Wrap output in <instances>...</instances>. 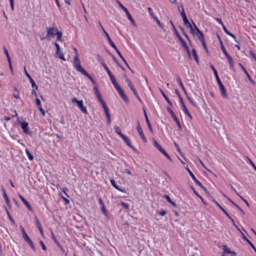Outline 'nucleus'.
Instances as JSON below:
<instances>
[{
  "instance_id": "nucleus-17",
  "label": "nucleus",
  "mask_w": 256,
  "mask_h": 256,
  "mask_svg": "<svg viewBox=\"0 0 256 256\" xmlns=\"http://www.w3.org/2000/svg\"><path fill=\"white\" fill-rule=\"evenodd\" d=\"M80 110L84 114H88L86 108L83 105L82 100H80V102L77 104Z\"/></svg>"
},
{
  "instance_id": "nucleus-22",
  "label": "nucleus",
  "mask_w": 256,
  "mask_h": 256,
  "mask_svg": "<svg viewBox=\"0 0 256 256\" xmlns=\"http://www.w3.org/2000/svg\"><path fill=\"white\" fill-rule=\"evenodd\" d=\"M182 110L185 113V114L186 116H188L192 120V116L189 112H188V108H186V106H185L184 102H182Z\"/></svg>"
},
{
  "instance_id": "nucleus-18",
  "label": "nucleus",
  "mask_w": 256,
  "mask_h": 256,
  "mask_svg": "<svg viewBox=\"0 0 256 256\" xmlns=\"http://www.w3.org/2000/svg\"><path fill=\"white\" fill-rule=\"evenodd\" d=\"M2 192H3V196H4V198L5 200H6V204L7 206L9 207V208H10L11 207V205L10 204V200H9V198L6 192V190H4V188L2 187Z\"/></svg>"
},
{
  "instance_id": "nucleus-32",
  "label": "nucleus",
  "mask_w": 256,
  "mask_h": 256,
  "mask_svg": "<svg viewBox=\"0 0 256 256\" xmlns=\"http://www.w3.org/2000/svg\"><path fill=\"white\" fill-rule=\"evenodd\" d=\"M157 23V24H158V26L160 28H162L163 30L165 31L164 29V26L162 25V24L160 22V21L158 20V18L156 17V16H153L152 18Z\"/></svg>"
},
{
  "instance_id": "nucleus-11",
  "label": "nucleus",
  "mask_w": 256,
  "mask_h": 256,
  "mask_svg": "<svg viewBox=\"0 0 256 256\" xmlns=\"http://www.w3.org/2000/svg\"><path fill=\"white\" fill-rule=\"evenodd\" d=\"M101 28L102 30V32L104 33V34H106V38L108 41V42L114 48H116V46L115 45V44L114 43V42L112 41V39L110 38L109 34H108V33L104 29V28H103L102 26H101Z\"/></svg>"
},
{
  "instance_id": "nucleus-2",
  "label": "nucleus",
  "mask_w": 256,
  "mask_h": 256,
  "mask_svg": "<svg viewBox=\"0 0 256 256\" xmlns=\"http://www.w3.org/2000/svg\"><path fill=\"white\" fill-rule=\"evenodd\" d=\"M73 65L74 68L78 72H81L83 74H87V72L81 66L78 56H75L74 59Z\"/></svg>"
},
{
  "instance_id": "nucleus-63",
  "label": "nucleus",
  "mask_w": 256,
  "mask_h": 256,
  "mask_svg": "<svg viewBox=\"0 0 256 256\" xmlns=\"http://www.w3.org/2000/svg\"><path fill=\"white\" fill-rule=\"evenodd\" d=\"M193 248H191L190 250H188V253L190 256H194V254L192 252Z\"/></svg>"
},
{
  "instance_id": "nucleus-57",
  "label": "nucleus",
  "mask_w": 256,
  "mask_h": 256,
  "mask_svg": "<svg viewBox=\"0 0 256 256\" xmlns=\"http://www.w3.org/2000/svg\"><path fill=\"white\" fill-rule=\"evenodd\" d=\"M71 101L72 103H76L78 104L80 100H78L76 98H72Z\"/></svg>"
},
{
  "instance_id": "nucleus-3",
  "label": "nucleus",
  "mask_w": 256,
  "mask_h": 256,
  "mask_svg": "<svg viewBox=\"0 0 256 256\" xmlns=\"http://www.w3.org/2000/svg\"><path fill=\"white\" fill-rule=\"evenodd\" d=\"M17 122L18 125L20 126L24 133L30 136L32 135V132L29 130L28 123L26 121L22 122L20 118H18Z\"/></svg>"
},
{
  "instance_id": "nucleus-49",
  "label": "nucleus",
  "mask_w": 256,
  "mask_h": 256,
  "mask_svg": "<svg viewBox=\"0 0 256 256\" xmlns=\"http://www.w3.org/2000/svg\"><path fill=\"white\" fill-rule=\"evenodd\" d=\"M187 98L194 106H197L194 100H192L190 96H187Z\"/></svg>"
},
{
  "instance_id": "nucleus-38",
  "label": "nucleus",
  "mask_w": 256,
  "mask_h": 256,
  "mask_svg": "<svg viewBox=\"0 0 256 256\" xmlns=\"http://www.w3.org/2000/svg\"><path fill=\"white\" fill-rule=\"evenodd\" d=\"M96 97L100 102L102 104V106L106 104V102L104 101V99L102 98V94H98L96 96Z\"/></svg>"
},
{
  "instance_id": "nucleus-44",
  "label": "nucleus",
  "mask_w": 256,
  "mask_h": 256,
  "mask_svg": "<svg viewBox=\"0 0 256 256\" xmlns=\"http://www.w3.org/2000/svg\"><path fill=\"white\" fill-rule=\"evenodd\" d=\"M222 248H223V250L224 251L226 252V253H227V254H230L231 253V250L228 248L226 246L224 245L222 246Z\"/></svg>"
},
{
  "instance_id": "nucleus-29",
  "label": "nucleus",
  "mask_w": 256,
  "mask_h": 256,
  "mask_svg": "<svg viewBox=\"0 0 256 256\" xmlns=\"http://www.w3.org/2000/svg\"><path fill=\"white\" fill-rule=\"evenodd\" d=\"M223 28V30H224V31L225 32H226L227 34H228V35H229V36H232V38H233L235 40H236V36H235L234 34H232V33H231L230 32H229V31L227 30V28H226V26H225L224 25H223V28ZM236 41L237 42V41H236Z\"/></svg>"
},
{
  "instance_id": "nucleus-8",
  "label": "nucleus",
  "mask_w": 256,
  "mask_h": 256,
  "mask_svg": "<svg viewBox=\"0 0 256 256\" xmlns=\"http://www.w3.org/2000/svg\"><path fill=\"white\" fill-rule=\"evenodd\" d=\"M217 82H218V86H219V88H220V91L222 96L224 98H226L228 97V94L226 92L224 86V85L222 84L220 80H219Z\"/></svg>"
},
{
  "instance_id": "nucleus-50",
  "label": "nucleus",
  "mask_w": 256,
  "mask_h": 256,
  "mask_svg": "<svg viewBox=\"0 0 256 256\" xmlns=\"http://www.w3.org/2000/svg\"><path fill=\"white\" fill-rule=\"evenodd\" d=\"M40 246H42V250H46V247L45 246V244H44V242L42 240H40Z\"/></svg>"
},
{
  "instance_id": "nucleus-6",
  "label": "nucleus",
  "mask_w": 256,
  "mask_h": 256,
  "mask_svg": "<svg viewBox=\"0 0 256 256\" xmlns=\"http://www.w3.org/2000/svg\"><path fill=\"white\" fill-rule=\"evenodd\" d=\"M118 4L120 8L124 11L126 14L128 19L130 21L132 24L134 26L136 25L135 22L133 18H132L131 14L128 12V9L125 8L120 2H118Z\"/></svg>"
},
{
  "instance_id": "nucleus-53",
  "label": "nucleus",
  "mask_w": 256,
  "mask_h": 256,
  "mask_svg": "<svg viewBox=\"0 0 256 256\" xmlns=\"http://www.w3.org/2000/svg\"><path fill=\"white\" fill-rule=\"evenodd\" d=\"M84 75L86 76L87 78H88V79L90 80L94 84H95V82L92 78L88 72L87 74Z\"/></svg>"
},
{
  "instance_id": "nucleus-15",
  "label": "nucleus",
  "mask_w": 256,
  "mask_h": 256,
  "mask_svg": "<svg viewBox=\"0 0 256 256\" xmlns=\"http://www.w3.org/2000/svg\"><path fill=\"white\" fill-rule=\"evenodd\" d=\"M122 138L123 139V140L125 142L126 144L130 148H132L134 150L136 151V150L135 148V147L132 144L130 140L128 138L124 135L123 136H122Z\"/></svg>"
},
{
  "instance_id": "nucleus-39",
  "label": "nucleus",
  "mask_w": 256,
  "mask_h": 256,
  "mask_svg": "<svg viewBox=\"0 0 256 256\" xmlns=\"http://www.w3.org/2000/svg\"><path fill=\"white\" fill-rule=\"evenodd\" d=\"M26 152L28 155V156L30 160H34V156L33 155L30 153V152L28 150V149H26Z\"/></svg>"
},
{
  "instance_id": "nucleus-61",
  "label": "nucleus",
  "mask_w": 256,
  "mask_h": 256,
  "mask_svg": "<svg viewBox=\"0 0 256 256\" xmlns=\"http://www.w3.org/2000/svg\"><path fill=\"white\" fill-rule=\"evenodd\" d=\"M36 104L37 106H41L40 100L38 98H36Z\"/></svg>"
},
{
  "instance_id": "nucleus-64",
  "label": "nucleus",
  "mask_w": 256,
  "mask_h": 256,
  "mask_svg": "<svg viewBox=\"0 0 256 256\" xmlns=\"http://www.w3.org/2000/svg\"><path fill=\"white\" fill-rule=\"evenodd\" d=\"M250 54L254 59V60H256V55L252 51L250 50Z\"/></svg>"
},
{
  "instance_id": "nucleus-27",
  "label": "nucleus",
  "mask_w": 256,
  "mask_h": 256,
  "mask_svg": "<svg viewBox=\"0 0 256 256\" xmlns=\"http://www.w3.org/2000/svg\"><path fill=\"white\" fill-rule=\"evenodd\" d=\"M110 183L112 184V185L115 188H116V190H118L120 192H124V190H122V188H120L118 187V186H117V184H116V182L114 180H110Z\"/></svg>"
},
{
  "instance_id": "nucleus-54",
  "label": "nucleus",
  "mask_w": 256,
  "mask_h": 256,
  "mask_svg": "<svg viewBox=\"0 0 256 256\" xmlns=\"http://www.w3.org/2000/svg\"><path fill=\"white\" fill-rule=\"evenodd\" d=\"M84 75L86 76L87 78H88V79L90 80L94 84H95V82L92 78L88 72L87 74Z\"/></svg>"
},
{
  "instance_id": "nucleus-30",
  "label": "nucleus",
  "mask_w": 256,
  "mask_h": 256,
  "mask_svg": "<svg viewBox=\"0 0 256 256\" xmlns=\"http://www.w3.org/2000/svg\"><path fill=\"white\" fill-rule=\"evenodd\" d=\"M56 35L57 40H62V34L61 32L58 31V28H56Z\"/></svg>"
},
{
  "instance_id": "nucleus-56",
  "label": "nucleus",
  "mask_w": 256,
  "mask_h": 256,
  "mask_svg": "<svg viewBox=\"0 0 256 256\" xmlns=\"http://www.w3.org/2000/svg\"><path fill=\"white\" fill-rule=\"evenodd\" d=\"M94 94H96V96H97L98 94H100V92H99L98 89V88L96 86H95L94 88Z\"/></svg>"
},
{
  "instance_id": "nucleus-41",
  "label": "nucleus",
  "mask_w": 256,
  "mask_h": 256,
  "mask_svg": "<svg viewBox=\"0 0 256 256\" xmlns=\"http://www.w3.org/2000/svg\"><path fill=\"white\" fill-rule=\"evenodd\" d=\"M145 119H146V124H147V125H148V128L149 130L152 132V129L151 124H150V122L149 121L148 118H145Z\"/></svg>"
},
{
  "instance_id": "nucleus-45",
  "label": "nucleus",
  "mask_w": 256,
  "mask_h": 256,
  "mask_svg": "<svg viewBox=\"0 0 256 256\" xmlns=\"http://www.w3.org/2000/svg\"><path fill=\"white\" fill-rule=\"evenodd\" d=\"M22 236L26 242L30 239L28 236L26 232L22 234Z\"/></svg>"
},
{
  "instance_id": "nucleus-55",
  "label": "nucleus",
  "mask_w": 256,
  "mask_h": 256,
  "mask_svg": "<svg viewBox=\"0 0 256 256\" xmlns=\"http://www.w3.org/2000/svg\"><path fill=\"white\" fill-rule=\"evenodd\" d=\"M202 46H203L204 48L206 50V53L208 54V49L207 46H206V44L205 43V41L202 42Z\"/></svg>"
},
{
  "instance_id": "nucleus-62",
  "label": "nucleus",
  "mask_w": 256,
  "mask_h": 256,
  "mask_svg": "<svg viewBox=\"0 0 256 256\" xmlns=\"http://www.w3.org/2000/svg\"><path fill=\"white\" fill-rule=\"evenodd\" d=\"M164 197L166 198V200L169 203L172 202V200L168 195L166 194L164 196Z\"/></svg>"
},
{
  "instance_id": "nucleus-34",
  "label": "nucleus",
  "mask_w": 256,
  "mask_h": 256,
  "mask_svg": "<svg viewBox=\"0 0 256 256\" xmlns=\"http://www.w3.org/2000/svg\"><path fill=\"white\" fill-rule=\"evenodd\" d=\"M26 242L30 246V248L32 249L34 251L36 252V248L31 239Z\"/></svg>"
},
{
  "instance_id": "nucleus-21",
  "label": "nucleus",
  "mask_w": 256,
  "mask_h": 256,
  "mask_svg": "<svg viewBox=\"0 0 256 256\" xmlns=\"http://www.w3.org/2000/svg\"><path fill=\"white\" fill-rule=\"evenodd\" d=\"M186 170H188L189 174L191 176L192 180L194 181L196 184H200V182L196 179V178L194 175L193 174V173L192 172V171L188 168H186Z\"/></svg>"
},
{
  "instance_id": "nucleus-37",
  "label": "nucleus",
  "mask_w": 256,
  "mask_h": 256,
  "mask_svg": "<svg viewBox=\"0 0 256 256\" xmlns=\"http://www.w3.org/2000/svg\"><path fill=\"white\" fill-rule=\"evenodd\" d=\"M114 131L116 133H117L119 136L122 138L124 134L121 132V130L120 128L118 126H116L114 128Z\"/></svg>"
},
{
  "instance_id": "nucleus-36",
  "label": "nucleus",
  "mask_w": 256,
  "mask_h": 256,
  "mask_svg": "<svg viewBox=\"0 0 256 256\" xmlns=\"http://www.w3.org/2000/svg\"><path fill=\"white\" fill-rule=\"evenodd\" d=\"M192 53L193 56L194 57V58L197 64H198V56L196 54V50L194 48H193L192 50Z\"/></svg>"
},
{
  "instance_id": "nucleus-60",
  "label": "nucleus",
  "mask_w": 256,
  "mask_h": 256,
  "mask_svg": "<svg viewBox=\"0 0 256 256\" xmlns=\"http://www.w3.org/2000/svg\"><path fill=\"white\" fill-rule=\"evenodd\" d=\"M248 243L250 246L252 248L254 251L256 252V248H255L254 246L252 244V243L250 240Z\"/></svg>"
},
{
  "instance_id": "nucleus-5",
  "label": "nucleus",
  "mask_w": 256,
  "mask_h": 256,
  "mask_svg": "<svg viewBox=\"0 0 256 256\" xmlns=\"http://www.w3.org/2000/svg\"><path fill=\"white\" fill-rule=\"evenodd\" d=\"M166 110L169 112V114L171 116L172 118L174 119V120L176 122V124H177L179 130H182V126H181V124L180 123V122L178 120V119L177 118V117L174 114V113L173 112V110L170 107H167L166 108Z\"/></svg>"
},
{
  "instance_id": "nucleus-47",
  "label": "nucleus",
  "mask_w": 256,
  "mask_h": 256,
  "mask_svg": "<svg viewBox=\"0 0 256 256\" xmlns=\"http://www.w3.org/2000/svg\"><path fill=\"white\" fill-rule=\"evenodd\" d=\"M6 213L8 215V216L10 218V220L14 223V224H15V222H14V218L11 216L10 215V214L9 212L8 211V210L6 209Z\"/></svg>"
},
{
  "instance_id": "nucleus-46",
  "label": "nucleus",
  "mask_w": 256,
  "mask_h": 256,
  "mask_svg": "<svg viewBox=\"0 0 256 256\" xmlns=\"http://www.w3.org/2000/svg\"><path fill=\"white\" fill-rule=\"evenodd\" d=\"M54 45L56 48V54H58L60 52V46L59 44L56 42H54Z\"/></svg>"
},
{
  "instance_id": "nucleus-52",
  "label": "nucleus",
  "mask_w": 256,
  "mask_h": 256,
  "mask_svg": "<svg viewBox=\"0 0 256 256\" xmlns=\"http://www.w3.org/2000/svg\"><path fill=\"white\" fill-rule=\"evenodd\" d=\"M120 204L125 208L128 209V204L126 203H125L123 202H120Z\"/></svg>"
},
{
  "instance_id": "nucleus-4",
  "label": "nucleus",
  "mask_w": 256,
  "mask_h": 256,
  "mask_svg": "<svg viewBox=\"0 0 256 256\" xmlns=\"http://www.w3.org/2000/svg\"><path fill=\"white\" fill-rule=\"evenodd\" d=\"M181 16L183 19L184 24L188 28H190V32L192 34H194V30L192 26L190 23L189 22L186 13L184 12V9L182 8V10L180 12Z\"/></svg>"
},
{
  "instance_id": "nucleus-9",
  "label": "nucleus",
  "mask_w": 256,
  "mask_h": 256,
  "mask_svg": "<svg viewBox=\"0 0 256 256\" xmlns=\"http://www.w3.org/2000/svg\"><path fill=\"white\" fill-rule=\"evenodd\" d=\"M47 35L46 38L50 36H54L56 35V28L54 27H46Z\"/></svg>"
},
{
  "instance_id": "nucleus-59",
  "label": "nucleus",
  "mask_w": 256,
  "mask_h": 256,
  "mask_svg": "<svg viewBox=\"0 0 256 256\" xmlns=\"http://www.w3.org/2000/svg\"><path fill=\"white\" fill-rule=\"evenodd\" d=\"M102 212L106 215V216H107V213H106V210L105 208V206H104V205H103V206H102Z\"/></svg>"
},
{
  "instance_id": "nucleus-1",
  "label": "nucleus",
  "mask_w": 256,
  "mask_h": 256,
  "mask_svg": "<svg viewBox=\"0 0 256 256\" xmlns=\"http://www.w3.org/2000/svg\"><path fill=\"white\" fill-rule=\"evenodd\" d=\"M170 22L172 25V28L174 32V34L178 37L179 40L180 42L182 47L185 49V50H186L188 56H190V50L188 47L187 46L186 42L183 40V38H182V36L178 34V30H176V26H174V24L172 22V20H170Z\"/></svg>"
},
{
  "instance_id": "nucleus-20",
  "label": "nucleus",
  "mask_w": 256,
  "mask_h": 256,
  "mask_svg": "<svg viewBox=\"0 0 256 256\" xmlns=\"http://www.w3.org/2000/svg\"><path fill=\"white\" fill-rule=\"evenodd\" d=\"M239 65L242 68V70L244 71V73L246 74L247 78H248L249 80L250 81V82L253 84H254L255 82H254L251 78V77L250 76L249 74L248 73V72L246 71V68H244V67L241 64H239Z\"/></svg>"
},
{
  "instance_id": "nucleus-12",
  "label": "nucleus",
  "mask_w": 256,
  "mask_h": 256,
  "mask_svg": "<svg viewBox=\"0 0 256 256\" xmlns=\"http://www.w3.org/2000/svg\"><path fill=\"white\" fill-rule=\"evenodd\" d=\"M52 239L54 240L55 243L57 244V246L60 248L62 252L65 254L66 256L67 255L68 252L66 251V250L60 244L56 238L55 237L53 232H52Z\"/></svg>"
},
{
  "instance_id": "nucleus-10",
  "label": "nucleus",
  "mask_w": 256,
  "mask_h": 256,
  "mask_svg": "<svg viewBox=\"0 0 256 256\" xmlns=\"http://www.w3.org/2000/svg\"><path fill=\"white\" fill-rule=\"evenodd\" d=\"M214 202L218 206V208L226 214L228 218L230 219L233 222L234 225H235L234 219L230 216L226 211L214 200H213Z\"/></svg>"
},
{
  "instance_id": "nucleus-28",
  "label": "nucleus",
  "mask_w": 256,
  "mask_h": 256,
  "mask_svg": "<svg viewBox=\"0 0 256 256\" xmlns=\"http://www.w3.org/2000/svg\"><path fill=\"white\" fill-rule=\"evenodd\" d=\"M177 82H178L180 86L181 87L182 90H184V93L187 95V93H186V89H185V88H184V85L182 84V82L181 78L178 76H177Z\"/></svg>"
},
{
  "instance_id": "nucleus-23",
  "label": "nucleus",
  "mask_w": 256,
  "mask_h": 256,
  "mask_svg": "<svg viewBox=\"0 0 256 256\" xmlns=\"http://www.w3.org/2000/svg\"><path fill=\"white\" fill-rule=\"evenodd\" d=\"M109 77L112 84L116 88L120 86L118 83L116 82L115 77L112 74Z\"/></svg>"
},
{
  "instance_id": "nucleus-13",
  "label": "nucleus",
  "mask_w": 256,
  "mask_h": 256,
  "mask_svg": "<svg viewBox=\"0 0 256 256\" xmlns=\"http://www.w3.org/2000/svg\"><path fill=\"white\" fill-rule=\"evenodd\" d=\"M102 107H103V108H104V110L105 114H106V116L107 119H108V124H110V122H111V120H110V112H109L108 108L106 104H103L102 105Z\"/></svg>"
},
{
  "instance_id": "nucleus-24",
  "label": "nucleus",
  "mask_w": 256,
  "mask_h": 256,
  "mask_svg": "<svg viewBox=\"0 0 256 256\" xmlns=\"http://www.w3.org/2000/svg\"><path fill=\"white\" fill-rule=\"evenodd\" d=\"M159 90L160 91V92L162 94V96L164 97V98H165V100H166V102H168V103L171 106H172V102L170 101V100H169V98H168V97L166 96V95L165 94V93L162 90L161 88H159Z\"/></svg>"
},
{
  "instance_id": "nucleus-31",
  "label": "nucleus",
  "mask_w": 256,
  "mask_h": 256,
  "mask_svg": "<svg viewBox=\"0 0 256 256\" xmlns=\"http://www.w3.org/2000/svg\"><path fill=\"white\" fill-rule=\"evenodd\" d=\"M154 145L156 148L160 152H162L164 150L156 140H154Z\"/></svg>"
},
{
  "instance_id": "nucleus-7",
  "label": "nucleus",
  "mask_w": 256,
  "mask_h": 256,
  "mask_svg": "<svg viewBox=\"0 0 256 256\" xmlns=\"http://www.w3.org/2000/svg\"><path fill=\"white\" fill-rule=\"evenodd\" d=\"M116 90H118L119 94L121 96L122 99L125 101L126 103H128L129 102V100L124 92L122 88L119 86L118 87L116 88Z\"/></svg>"
},
{
  "instance_id": "nucleus-48",
  "label": "nucleus",
  "mask_w": 256,
  "mask_h": 256,
  "mask_svg": "<svg viewBox=\"0 0 256 256\" xmlns=\"http://www.w3.org/2000/svg\"><path fill=\"white\" fill-rule=\"evenodd\" d=\"M175 92H176V93L178 95V96L179 97L180 100V102H181L182 104V102H183V100H182V97L181 96H180V92H179L178 90L177 89H176V90H175Z\"/></svg>"
},
{
  "instance_id": "nucleus-26",
  "label": "nucleus",
  "mask_w": 256,
  "mask_h": 256,
  "mask_svg": "<svg viewBox=\"0 0 256 256\" xmlns=\"http://www.w3.org/2000/svg\"><path fill=\"white\" fill-rule=\"evenodd\" d=\"M194 35H196L198 39L200 40L202 42L204 41V34L202 32L198 33H196L194 32Z\"/></svg>"
},
{
  "instance_id": "nucleus-58",
  "label": "nucleus",
  "mask_w": 256,
  "mask_h": 256,
  "mask_svg": "<svg viewBox=\"0 0 256 256\" xmlns=\"http://www.w3.org/2000/svg\"><path fill=\"white\" fill-rule=\"evenodd\" d=\"M104 68L106 70V71L108 76L112 74V72H110V70H109L107 66H104Z\"/></svg>"
},
{
  "instance_id": "nucleus-33",
  "label": "nucleus",
  "mask_w": 256,
  "mask_h": 256,
  "mask_svg": "<svg viewBox=\"0 0 256 256\" xmlns=\"http://www.w3.org/2000/svg\"><path fill=\"white\" fill-rule=\"evenodd\" d=\"M36 225L38 228V230H40V232L42 233V226L41 224H40L38 218H37V217H36Z\"/></svg>"
},
{
  "instance_id": "nucleus-19",
  "label": "nucleus",
  "mask_w": 256,
  "mask_h": 256,
  "mask_svg": "<svg viewBox=\"0 0 256 256\" xmlns=\"http://www.w3.org/2000/svg\"><path fill=\"white\" fill-rule=\"evenodd\" d=\"M116 52H117V54H118V55L119 56L120 58L122 60V61L124 62V63L126 64V66H127L128 68H130L132 72H134L130 69V66H128V64L126 61V60L124 59V56L122 55L121 53L120 52V50L118 49L117 47L116 46V48H114Z\"/></svg>"
},
{
  "instance_id": "nucleus-42",
  "label": "nucleus",
  "mask_w": 256,
  "mask_h": 256,
  "mask_svg": "<svg viewBox=\"0 0 256 256\" xmlns=\"http://www.w3.org/2000/svg\"><path fill=\"white\" fill-rule=\"evenodd\" d=\"M236 227L237 228L238 230L240 232V234H241V236L242 238L246 240L247 242H248L250 240L246 238V237L245 236V235L244 234V233H242L240 230V228L236 226Z\"/></svg>"
},
{
  "instance_id": "nucleus-14",
  "label": "nucleus",
  "mask_w": 256,
  "mask_h": 256,
  "mask_svg": "<svg viewBox=\"0 0 256 256\" xmlns=\"http://www.w3.org/2000/svg\"><path fill=\"white\" fill-rule=\"evenodd\" d=\"M18 197L20 198L22 200V201L24 202V205L26 206V208L30 211L32 210V208L30 206L29 202L24 198L23 196H22L21 194H18Z\"/></svg>"
},
{
  "instance_id": "nucleus-16",
  "label": "nucleus",
  "mask_w": 256,
  "mask_h": 256,
  "mask_svg": "<svg viewBox=\"0 0 256 256\" xmlns=\"http://www.w3.org/2000/svg\"><path fill=\"white\" fill-rule=\"evenodd\" d=\"M136 129L140 136V137L142 138L144 142H146V139L144 135V134H143V132H142V128L140 126V122H138V124L137 126V127H136Z\"/></svg>"
},
{
  "instance_id": "nucleus-43",
  "label": "nucleus",
  "mask_w": 256,
  "mask_h": 256,
  "mask_svg": "<svg viewBox=\"0 0 256 256\" xmlns=\"http://www.w3.org/2000/svg\"><path fill=\"white\" fill-rule=\"evenodd\" d=\"M162 153L164 154L170 161H172V160L170 158V155L166 152V150H164L162 152Z\"/></svg>"
},
{
  "instance_id": "nucleus-25",
  "label": "nucleus",
  "mask_w": 256,
  "mask_h": 256,
  "mask_svg": "<svg viewBox=\"0 0 256 256\" xmlns=\"http://www.w3.org/2000/svg\"><path fill=\"white\" fill-rule=\"evenodd\" d=\"M228 60V62L230 66V67L234 69V60H233V59L232 58V57L230 55V54H228V56H226Z\"/></svg>"
},
{
  "instance_id": "nucleus-40",
  "label": "nucleus",
  "mask_w": 256,
  "mask_h": 256,
  "mask_svg": "<svg viewBox=\"0 0 256 256\" xmlns=\"http://www.w3.org/2000/svg\"><path fill=\"white\" fill-rule=\"evenodd\" d=\"M220 43H221V49H222L223 53L226 56H228L229 54L227 52H226V48H225L224 46L223 45L222 42L221 40H220Z\"/></svg>"
},
{
  "instance_id": "nucleus-51",
  "label": "nucleus",
  "mask_w": 256,
  "mask_h": 256,
  "mask_svg": "<svg viewBox=\"0 0 256 256\" xmlns=\"http://www.w3.org/2000/svg\"><path fill=\"white\" fill-rule=\"evenodd\" d=\"M134 94L135 95V96L137 98L138 100L140 102H142V99L140 98L138 93L137 92L136 90L134 91V92H133Z\"/></svg>"
},
{
  "instance_id": "nucleus-35",
  "label": "nucleus",
  "mask_w": 256,
  "mask_h": 256,
  "mask_svg": "<svg viewBox=\"0 0 256 256\" xmlns=\"http://www.w3.org/2000/svg\"><path fill=\"white\" fill-rule=\"evenodd\" d=\"M26 242L30 246V248L32 249L34 251L36 252V248L31 239Z\"/></svg>"
}]
</instances>
